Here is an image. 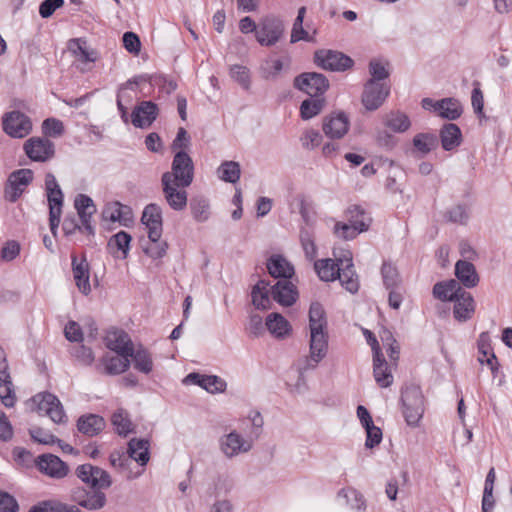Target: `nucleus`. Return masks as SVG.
Here are the masks:
<instances>
[{
  "instance_id": "obj_1",
  "label": "nucleus",
  "mask_w": 512,
  "mask_h": 512,
  "mask_svg": "<svg viewBox=\"0 0 512 512\" xmlns=\"http://www.w3.org/2000/svg\"><path fill=\"white\" fill-rule=\"evenodd\" d=\"M194 179V163L192 158L184 151L175 153L171 164V171L162 174L161 180L175 182L176 184L189 187Z\"/></svg>"
},
{
  "instance_id": "obj_2",
  "label": "nucleus",
  "mask_w": 512,
  "mask_h": 512,
  "mask_svg": "<svg viewBox=\"0 0 512 512\" xmlns=\"http://www.w3.org/2000/svg\"><path fill=\"white\" fill-rule=\"evenodd\" d=\"M328 350V335L325 329H310V355L301 360L298 364L299 373L302 375L309 369H314L326 356Z\"/></svg>"
},
{
  "instance_id": "obj_3",
  "label": "nucleus",
  "mask_w": 512,
  "mask_h": 512,
  "mask_svg": "<svg viewBox=\"0 0 512 512\" xmlns=\"http://www.w3.org/2000/svg\"><path fill=\"white\" fill-rule=\"evenodd\" d=\"M401 401L405 421L410 426H417L424 413V398L420 387L406 386L402 390Z\"/></svg>"
},
{
  "instance_id": "obj_4",
  "label": "nucleus",
  "mask_w": 512,
  "mask_h": 512,
  "mask_svg": "<svg viewBox=\"0 0 512 512\" xmlns=\"http://www.w3.org/2000/svg\"><path fill=\"white\" fill-rule=\"evenodd\" d=\"M314 63L324 70L344 72L353 67L354 60L340 51L320 49L314 53Z\"/></svg>"
},
{
  "instance_id": "obj_5",
  "label": "nucleus",
  "mask_w": 512,
  "mask_h": 512,
  "mask_svg": "<svg viewBox=\"0 0 512 512\" xmlns=\"http://www.w3.org/2000/svg\"><path fill=\"white\" fill-rule=\"evenodd\" d=\"M329 86L327 77L317 72H304L294 79V87L310 97H323Z\"/></svg>"
},
{
  "instance_id": "obj_6",
  "label": "nucleus",
  "mask_w": 512,
  "mask_h": 512,
  "mask_svg": "<svg viewBox=\"0 0 512 512\" xmlns=\"http://www.w3.org/2000/svg\"><path fill=\"white\" fill-rule=\"evenodd\" d=\"M75 474L91 489H107L112 485L109 473L90 463L79 465L75 470Z\"/></svg>"
},
{
  "instance_id": "obj_7",
  "label": "nucleus",
  "mask_w": 512,
  "mask_h": 512,
  "mask_svg": "<svg viewBox=\"0 0 512 512\" xmlns=\"http://www.w3.org/2000/svg\"><path fill=\"white\" fill-rule=\"evenodd\" d=\"M283 33L284 24L282 20L274 16H267L258 24L256 39L262 46H272L280 40Z\"/></svg>"
},
{
  "instance_id": "obj_8",
  "label": "nucleus",
  "mask_w": 512,
  "mask_h": 512,
  "mask_svg": "<svg viewBox=\"0 0 512 512\" xmlns=\"http://www.w3.org/2000/svg\"><path fill=\"white\" fill-rule=\"evenodd\" d=\"M32 402L37 405V410L45 415L56 424L66 422L67 416L59 399L48 392L39 393L32 398Z\"/></svg>"
},
{
  "instance_id": "obj_9",
  "label": "nucleus",
  "mask_w": 512,
  "mask_h": 512,
  "mask_svg": "<svg viewBox=\"0 0 512 512\" xmlns=\"http://www.w3.org/2000/svg\"><path fill=\"white\" fill-rule=\"evenodd\" d=\"M390 93V86L385 82L367 81L364 85L361 102L368 111L377 110Z\"/></svg>"
},
{
  "instance_id": "obj_10",
  "label": "nucleus",
  "mask_w": 512,
  "mask_h": 512,
  "mask_svg": "<svg viewBox=\"0 0 512 512\" xmlns=\"http://www.w3.org/2000/svg\"><path fill=\"white\" fill-rule=\"evenodd\" d=\"M26 155L35 162H46L55 154V145L45 137H32L24 143Z\"/></svg>"
},
{
  "instance_id": "obj_11",
  "label": "nucleus",
  "mask_w": 512,
  "mask_h": 512,
  "mask_svg": "<svg viewBox=\"0 0 512 512\" xmlns=\"http://www.w3.org/2000/svg\"><path fill=\"white\" fill-rule=\"evenodd\" d=\"M35 465L42 474L54 479H63L69 473L68 465L58 456L50 453L39 455Z\"/></svg>"
},
{
  "instance_id": "obj_12",
  "label": "nucleus",
  "mask_w": 512,
  "mask_h": 512,
  "mask_svg": "<svg viewBox=\"0 0 512 512\" xmlns=\"http://www.w3.org/2000/svg\"><path fill=\"white\" fill-rule=\"evenodd\" d=\"M3 130L11 137L23 138L32 130V122L20 111H12L3 118Z\"/></svg>"
},
{
  "instance_id": "obj_13",
  "label": "nucleus",
  "mask_w": 512,
  "mask_h": 512,
  "mask_svg": "<svg viewBox=\"0 0 512 512\" xmlns=\"http://www.w3.org/2000/svg\"><path fill=\"white\" fill-rule=\"evenodd\" d=\"M159 115L158 105L152 101H141L131 113V123L136 128L150 127Z\"/></svg>"
},
{
  "instance_id": "obj_14",
  "label": "nucleus",
  "mask_w": 512,
  "mask_h": 512,
  "mask_svg": "<svg viewBox=\"0 0 512 512\" xmlns=\"http://www.w3.org/2000/svg\"><path fill=\"white\" fill-rule=\"evenodd\" d=\"M350 126V121L345 112L331 113L323 118L322 129L330 139H341Z\"/></svg>"
},
{
  "instance_id": "obj_15",
  "label": "nucleus",
  "mask_w": 512,
  "mask_h": 512,
  "mask_svg": "<svg viewBox=\"0 0 512 512\" xmlns=\"http://www.w3.org/2000/svg\"><path fill=\"white\" fill-rule=\"evenodd\" d=\"M373 375L376 383L382 387L387 388L393 382V375L388 369L387 362L380 350L377 339L373 338Z\"/></svg>"
},
{
  "instance_id": "obj_16",
  "label": "nucleus",
  "mask_w": 512,
  "mask_h": 512,
  "mask_svg": "<svg viewBox=\"0 0 512 512\" xmlns=\"http://www.w3.org/2000/svg\"><path fill=\"white\" fill-rule=\"evenodd\" d=\"M142 223L148 229L149 240L160 239L162 236V209L156 203L148 204L142 213Z\"/></svg>"
},
{
  "instance_id": "obj_17",
  "label": "nucleus",
  "mask_w": 512,
  "mask_h": 512,
  "mask_svg": "<svg viewBox=\"0 0 512 512\" xmlns=\"http://www.w3.org/2000/svg\"><path fill=\"white\" fill-rule=\"evenodd\" d=\"M161 184L164 198L169 207L175 211L184 210L188 201L186 187L166 180H161Z\"/></svg>"
},
{
  "instance_id": "obj_18",
  "label": "nucleus",
  "mask_w": 512,
  "mask_h": 512,
  "mask_svg": "<svg viewBox=\"0 0 512 512\" xmlns=\"http://www.w3.org/2000/svg\"><path fill=\"white\" fill-rule=\"evenodd\" d=\"M102 489H91V491L78 490L72 495V499L80 507L87 510H100L107 502V498Z\"/></svg>"
},
{
  "instance_id": "obj_19",
  "label": "nucleus",
  "mask_w": 512,
  "mask_h": 512,
  "mask_svg": "<svg viewBox=\"0 0 512 512\" xmlns=\"http://www.w3.org/2000/svg\"><path fill=\"white\" fill-rule=\"evenodd\" d=\"M451 302H454L453 315L457 321L466 322L472 318L476 304L470 292L463 288Z\"/></svg>"
},
{
  "instance_id": "obj_20",
  "label": "nucleus",
  "mask_w": 512,
  "mask_h": 512,
  "mask_svg": "<svg viewBox=\"0 0 512 512\" xmlns=\"http://www.w3.org/2000/svg\"><path fill=\"white\" fill-rule=\"evenodd\" d=\"M271 296L273 300L280 305L289 307L297 301L298 291L290 279L278 280L277 283L271 287Z\"/></svg>"
},
{
  "instance_id": "obj_21",
  "label": "nucleus",
  "mask_w": 512,
  "mask_h": 512,
  "mask_svg": "<svg viewBox=\"0 0 512 512\" xmlns=\"http://www.w3.org/2000/svg\"><path fill=\"white\" fill-rule=\"evenodd\" d=\"M72 260V271L75 284L79 291L88 295L91 292L90 280H89V264L86 257L83 256L80 261L75 254L71 255Z\"/></svg>"
},
{
  "instance_id": "obj_22",
  "label": "nucleus",
  "mask_w": 512,
  "mask_h": 512,
  "mask_svg": "<svg viewBox=\"0 0 512 512\" xmlns=\"http://www.w3.org/2000/svg\"><path fill=\"white\" fill-rule=\"evenodd\" d=\"M106 346L119 356H129L132 353L133 343L129 335L123 330H114L106 336Z\"/></svg>"
},
{
  "instance_id": "obj_23",
  "label": "nucleus",
  "mask_w": 512,
  "mask_h": 512,
  "mask_svg": "<svg viewBox=\"0 0 512 512\" xmlns=\"http://www.w3.org/2000/svg\"><path fill=\"white\" fill-rule=\"evenodd\" d=\"M105 427V419L98 414H84L77 420L78 431L88 437L99 435Z\"/></svg>"
},
{
  "instance_id": "obj_24",
  "label": "nucleus",
  "mask_w": 512,
  "mask_h": 512,
  "mask_svg": "<svg viewBox=\"0 0 512 512\" xmlns=\"http://www.w3.org/2000/svg\"><path fill=\"white\" fill-rule=\"evenodd\" d=\"M267 270L273 278H282L281 280L291 279L294 275V267L282 255L274 254L267 261Z\"/></svg>"
},
{
  "instance_id": "obj_25",
  "label": "nucleus",
  "mask_w": 512,
  "mask_h": 512,
  "mask_svg": "<svg viewBox=\"0 0 512 512\" xmlns=\"http://www.w3.org/2000/svg\"><path fill=\"white\" fill-rule=\"evenodd\" d=\"M457 281L466 288H473L479 283V275L474 264L466 260H458L455 264Z\"/></svg>"
},
{
  "instance_id": "obj_26",
  "label": "nucleus",
  "mask_w": 512,
  "mask_h": 512,
  "mask_svg": "<svg viewBox=\"0 0 512 512\" xmlns=\"http://www.w3.org/2000/svg\"><path fill=\"white\" fill-rule=\"evenodd\" d=\"M441 146L445 151H452L459 147L462 143V132L458 125L454 123H446L439 132Z\"/></svg>"
},
{
  "instance_id": "obj_27",
  "label": "nucleus",
  "mask_w": 512,
  "mask_h": 512,
  "mask_svg": "<svg viewBox=\"0 0 512 512\" xmlns=\"http://www.w3.org/2000/svg\"><path fill=\"white\" fill-rule=\"evenodd\" d=\"M102 218L105 221H118L121 224L126 225V223L132 219V211L130 207L115 201L105 205L102 210Z\"/></svg>"
},
{
  "instance_id": "obj_28",
  "label": "nucleus",
  "mask_w": 512,
  "mask_h": 512,
  "mask_svg": "<svg viewBox=\"0 0 512 512\" xmlns=\"http://www.w3.org/2000/svg\"><path fill=\"white\" fill-rule=\"evenodd\" d=\"M345 260L338 259L337 262L332 259H321L314 263V268L323 281H334L339 276Z\"/></svg>"
},
{
  "instance_id": "obj_29",
  "label": "nucleus",
  "mask_w": 512,
  "mask_h": 512,
  "mask_svg": "<svg viewBox=\"0 0 512 512\" xmlns=\"http://www.w3.org/2000/svg\"><path fill=\"white\" fill-rule=\"evenodd\" d=\"M463 287L455 280L437 282L433 287V296L443 302H451L461 291Z\"/></svg>"
},
{
  "instance_id": "obj_30",
  "label": "nucleus",
  "mask_w": 512,
  "mask_h": 512,
  "mask_svg": "<svg viewBox=\"0 0 512 512\" xmlns=\"http://www.w3.org/2000/svg\"><path fill=\"white\" fill-rule=\"evenodd\" d=\"M0 399L5 407L11 408L16 403L14 385L8 372V365L5 363L0 369Z\"/></svg>"
},
{
  "instance_id": "obj_31",
  "label": "nucleus",
  "mask_w": 512,
  "mask_h": 512,
  "mask_svg": "<svg viewBox=\"0 0 512 512\" xmlns=\"http://www.w3.org/2000/svg\"><path fill=\"white\" fill-rule=\"evenodd\" d=\"M269 281L259 280L252 288V304L259 310H268L272 306L269 290Z\"/></svg>"
},
{
  "instance_id": "obj_32",
  "label": "nucleus",
  "mask_w": 512,
  "mask_h": 512,
  "mask_svg": "<svg viewBox=\"0 0 512 512\" xmlns=\"http://www.w3.org/2000/svg\"><path fill=\"white\" fill-rule=\"evenodd\" d=\"M131 236L125 231H119L108 241L107 248L114 257L125 259L130 250Z\"/></svg>"
},
{
  "instance_id": "obj_33",
  "label": "nucleus",
  "mask_w": 512,
  "mask_h": 512,
  "mask_svg": "<svg viewBox=\"0 0 512 512\" xmlns=\"http://www.w3.org/2000/svg\"><path fill=\"white\" fill-rule=\"evenodd\" d=\"M128 457L135 460L139 465L145 466L149 459V441L146 439L132 438L128 442Z\"/></svg>"
},
{
  "instance_id": "obj_34",
  "label": "nucleus",
  "mask_w": 512,
  "mask_h": 512,
  "mask_svg": "<svg viewBox=\"0 0 512 512\" xmlns=\"http://www.w3.org/2000/svg\"><path fill=\"white\" fill-rule=\"evenodd\" d=\"M221 449L228 457H233L240 452H246L250 449V445L236 432H231L221 441Z\"/></svg>"
},
{
  "instance_id": "obj_35",
  "label": "nucleus",
  "mask_w": 512,
  "mask_h": 512,
  "mask_svg": "<svg viewBox=\"0 0 512 512\" xmlns=\"http://www.w3.org/2000/svg\"><path fill=\"white\" fill-rule=\"evenodd\" d=\"M68 50L82 62H95L98 58L97 51L88 49L87 42L82 38L70 39Z\"/></svg>"
},
{
  "instance_id": "obj_36",
  "label": "nucleus",
  "mask_w": 512,
  "mask_h": 512,
  "mask_svg": "<svg viewBox=\"0 0 512 512\" xmlns=\"http://www.w3.org/2000/svg\"><path fill=\"white\" fill-rule=\"evenodd\" d=\"M28 512H82L78 506L58 500H43L30 507Z\"/></svg>"
},
{
  "instance_id": "obj_37",
  "label": "nucleus",
  "mask_w": 512,
  "mask_h": 512,
  "mask_svg": "<svg viewBox=\"0 0 512 512\" xmlns=\"http://www.w3.org/2000/svg\"><path fill=\"white\" fill-rule=\"evenodd\" d=\"M265 325L268 331L277 338H284L291 331L290 323L279 313L269 314Z\"/></svg>"
},
{
  "instance_id": "obj_38",
  "label": "nucleus",
  "mask_w": 512,
  "mask_h": 512,
  "mask_svg": "<svg viewBox=\"0 0 512 512\" xmlns=\"http://www.w3.org/2000/svg\"><path fill=\"white\" fill-rule=\"evenodd\" d=\"M189 208L196 222H206L210 217V203L203 195H195L190 199Z\"/></svg>"
},
{
  "instance_id": "obj_39",
  "label": "nucleus",
  "mask_w": 512,
  "mask_h": 512,
  "mask_svg": "<svg viewBox=\"0 0 512 512\" xmlns=\"http://www.w3.org/2000/svg\"><path fill=\"white\" fill-rule=\"evenodd\" d=\"M337 279H339L341 285L350 293H356L358 291V276L353 270V263L351 258L345 259V264L342 267Z\"/></svg>"
},
{
  "instance_id": "obj_40",
  "label": "nucleus",
  "mask_w": 512,
  "mask_h": 512,
  "mask_svg": "<svg viewBox=\"0 0 512 512\" xmlns=\"http://www.w3.org/2000/svg\"><path fill=\"white\" fill-rule=\"evenodd\" d=\"M132 358L134 362V368L144 374H149L153 369V361L151 354L147 349L139 347L136 350L132 347V353L129 355V359Z\"/></svg>"
},
{
  "instance_id": "obj_41",
  "label": "nucleus",
  "mask_w": 512,
  "mask_h": 512,
  "mask_svg": "<svg viewBox=\"0 0 512 512\" xmlns=\"http://www.w3.org/2000/svg\"><path fill=\"white\" fill-rule=\"evenodd\" d=\"M463 112L460 102L454 98L441 99V104H438V115L444 119L456 120Z\"/></svg>"
},
{
  "instance_id": "obj_42",
  "label": "nucleus",
  "mask_w": 512,
  "mask_h": 512,
  "mask_svg": "<svg viewBox=\"0 0 512 512\" xmlns=\"http://www.w3.org/2000/svg\"><path fill=\"white\" fill-rule=\"evenodd\" d=\"M105 373L109 375H118L125 372L130 367L129 356H105L102 359Z\"/></svg>"
},
{
  "instance_id": "obj_43",
  "label": "nucleus",
  "mask_w": 512,
  "mask_h": 512,
  "mask_svg": "<svg viewBox=\"0 0 512 512\" xmlns=\"http://www.w3.org/2000/svg\"><path fill=\"white\" fill-rule=\"evenodd\" d=\"M324 97H310L305 99L300 106V115L302 119L309 120L317 116L325 107Z\"/></svg>"
},
{
  "instance_id": "obj_44",
  "label": "nucleus",
  "mask_w": 512,
  "mask_h": 512,
  "mask_svg": "<svg viewBox=\"0 0 512 512\" xmlns=\"http://www.w3.org/2000/svg\"><path fill=\"white\" fill-rule=\"evenodd\" d=\"M217 173L222 181L235 184L240 179V164L236 161H224L219 166Z\"/></svg>"
},
{
  "instance_id": "obj_45",
  "label": "nucleus",
  "mask_w": 512,
  "mask_h": 512,
  "mask_svg": "<svg viewBox=\"0 0 512 512\" xmlns=\"http://www.w3.org/2000/svg\"><path fill=\"white\" fill-rule=\"evenodd\" d=\"M438 144V137L432 133H419L413 138L414 147L424 155L435 150L438 147Z\"/></svg>"
},
{
  "instance_id": "obj_46",
  "label": "nucleus",
  "mask_w": 512,
  "mask_h": 512,
  "mask_svg": "<svg viewBox=\"0 0 512 512\" xmlns=\"http://www.w3.org/2000/svg\"><path fill=\"white\" fill-rule=\"evenodd\" d=\"M116 432L120 436H127L133 431V424L129 418V414L124 409L116 410L111 417Z\"/></svg>"
},
{
  "instance_id": "obj_47",
  "label": "nucleus",
  "mask_w": 512,
  "mask_h": 512,
  "mask_svg": "<svg viewBox=\"0 0 512 512\" xmlns=\"http://www.w3.org/2000/svg\"><path fill=\"white\" fill-rule=\"evenodd\" d=\"M384 123L388 128L397 133L405 132L411 125L409 117L399 111L387 114Z\"/></svg>"
},
{
  "instance_id": "obj_48",
  "label": "nucleus",
  "mask_w": 512,
  "mask_h": 512,
  "mask_svg": "<svg viewBox=\"0 0 512 512\" xmlns=\"http://www.w3.org/2000/svg\"><path fill=\"white\" fill-rule=\"evenodd\" d=\"M367 231V225L363 222L358 224V226H355L351 223H342L337 222L335 224L334 232L335 234L344 239V240H352L354 239L358 234Z\"/></svg>"
},
{
  "instance_id": "obj_49",
  "label": "nucleus",
  "mask_w": 512,
  "mask_h": 512,
  "mask_svg": "<svg viewBox=\"0 0 512 512\" xmlns=\"http://www.w3.org/2000/svg\"><path fill=\"white\" fill-rule=\"evenodd\" d=\"M383 284L386 289L399 288L401 278L397 268L388 261H384L381 267Z\"/></svg>"
},
{
  "instance_id": "obj_50",
  "label": "nucleus",
  "mask_w": 512,
  "mask_h": 512,
  "mask_svg": "<svg viewBox=\"0 0 512 512\" xmlns=\"http://www.w3.org/2000/svg\"><path fill=\"white\" fill-rule=\"evenodd\" d=\"M74 206L80 219L92 218L96 213V206L93 200L85 194H78L76 196Z\"/></svg>"
},
{
  "instance_id": "obj_51",
  "label": "nucleus",
  "mask_w": 512,
  "mask_h": 512,
  "mask_svg": "<svg viewBox=\"0 0 512 512\" xmlns=\"http://www.w3.org/2000/svg\"><path fill=\"white\" fill-rule=\"evenodd\" d=\"M346 215L349 223L358 226V224L363 222L367 225V230L372 223L370 214L360 205H351L347 209Z\"/></svg>"
},
{
  "instance_id": "obj_52",
  "label": "nucleus",
  "mask_w": 512,
  "mask_h": 512,
  "mask_svg": "<svg viewBox=\"0 0 512 512\" xmlns=\"http://www.w3.org/2000/svg\"><path fill=\"white\" fill-rule=\"evenodd\" d=\"M326 329L327 321L323 306L319 302H313L309 309V328Z\"/></svg>"
},
{
  "instance_id": "obj_53",
  "label": "nucleus",
  "mask_w": 512,
  "mask_h": 512,
  "mask_svg": "<svg viewBox=\"0 0 512 512\" xmlns=\"http://www.w3.org/2000/svg\"><path fill=\"white\" fill-rule=\"evenodd\" d=\"M470 217L469 208L465 204H457L449 208L445 213L447 221L465 225Z\"/></svg>"
},
{
  "instance_id": "obj_54",
  "label": "nucleus",
  "mask_w": 512,
  "mask_h": 512,
  "mask_svg": "<svg viewBox=\"0 0 512 512\" xmlns=\"http://www.w3.org/2000/svg\"><path fill=\"white\" fill-rule=\"evenodd\" d=\"M200 387L209 393H221L226 390L227 383L216 375H204Z\"/></svg>"
},
{
  "instance_id": "obj_55",
  "label": "nucleus",
  "mask_w": 512,
  "mask_h": 512,
  "mask_svg": "<svg viewBox=\"0 0 512 512\" xmlns=\"http://www.w3.org/2000/svg\"><path fill=\"white\" fill-rule=\"evenodd\" d=\"M71 355L80 365L83 366L92 365L95 359L92 349L83 344L74 346L71 349Z\"/></svg>"
},
{
  "instance_id": "obj_56",
  "label": "nucleus",
  "mask_w": 512,
  "mask_h": 512,
  "mask_svg": "<svg viewBox=\"0 0 512 512\" xmlns=\"http://www.w3.org/2000/svg\"><path fill=\"white\" fill-rule=\"evenodd\" d=\"M168 244L160 239L149 240V244L143 247V251L146 255L152 259H160L166 255Z\"/></svg>"
},
{
  "instance_id": "obj_57",
  "label": "nucleus",
  "mask_w": 512,
  "mask_h": 512,
  "mask_svg": "<svg viewBox=\"0 0 512 512\" xmlns=\"http://www.w3.org/2000/svg\"><path fill=\"white\" fill-rule=\"evenodd\" d=\"M29 435L34 442L44 445H52L59 441V438L41 427L30 428Z\"/></svg>"
},
{
  "instance_id": "obj_58",
  "label": "nucleus",
  "mask_w": 512,
  "mask_h": 512,
  "mask_svg": "<svg viewBox=\"0 0 512 512\" xmlns=\"http://www.w3.org/2000/svg\"><path fill=\"white\" fill-rule=\"evenodd\" d=\"M231 77L241 85L245 90H249L251 86L249 69L242 65H233L230 69Z\"/></svg>"
},
{
  "instance_id": "obj_59",
  "label": "nucleus",
  "mask_w": 512,
  "mask_h": 512,
  "mask_svg": "<svg viewBox=\"0 0 512 512\" xmlns=\"http://www.w3.org/2000/svg\"><path fill=\"white\" fill-rule=\"evenodd\" d=\"M282 69L283 63L280 59H270L261 66V74L265 79H273L279 75Z\"/></svg>"
},
{
  "instance_id": "obj_60",
  "label": "nucleus",
  "mask_w": 512,
  "mask_h": 512,
  "mask_svg": "<svg viewBox=\"0 0 512 512\" xmlns=\"http://www.w3.org/2000/svg\"><path fill=\"white\" fill-rule=\"evenodd\" d=\"M158 87L160 92L171 94L174 92L178 85L177 82L163 74H155L152 87Z\"/></svg>"
},
{
  "instance_id": "obj_61",
  "label": "nucleus",
  "mask_w": 512,
  "mask_h": 512,
  "mask_svg": "<svg viewBox=\"0 0 512 512\" xmlns=\"http://www.w3.org/2000/svg\"><path fill=\"white\" fill-rule=\"evenodd\" d=\"M42 130L46 136L58 137L64 133V126L58 119L47 118L42 123Z\"/></svg>"
},
{
  "instance_id": "obj_62",
  "label": "nucleus",
  "mask_w": 512,
  "mask_h": 512,
  "mask_svg": "<svg viewBox=\"0 0 512 512\" xmlns=\"http://www.w3.org/2000/svg\"><path fill=\"white\" fill-rule=\"evenodd\" d=\"M369 73L371 78L368 81L381 82L389 77V72L386 67L377 60L370 61Z\"/></svg>"
},
{
  "instance_id": "obj_63",
  "label": "nucleus",
  "mask_w": 512,
  "mask_h": 512,
  "mask_svg": "<svg viewBox=\"0 0 512 512\" xmlns=\"http://www.w3.org/2000/svg\"><path fill=\"white\" fill-rule=\"evenodd\" d=\"M8 178L25 189L33 181V171L26 168L19 169L12 172Z\"/></svg>"
},
{
  "instance_id": "obj_64",
  "label": "nucleus",
  "mask_w": 512,
  "mask_h": 512,
  "mask_svg": "<svg viewBox=\"0 0 512 512\" xmlns=\"http://www.w3.org/2000/svg\"><path fill=\"white\" fill-rule=\"evenodd\" d=\"M19 505L14 496L0 490V512H18Z\"/></svg>"
}]
</instances>
